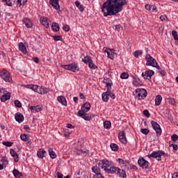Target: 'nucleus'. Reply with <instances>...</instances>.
<instances>
[{"instance_id":"obj_36","label":"nucleus","mask_w":178,"mask_h":178,"mask_svg":"<svg viewBox=\"0 0 178 178\" xmlns=\"http://www.w3.org/2000/svg\"><path fill=\"white\" fill-rule=\"evenodd\" d=\"M111 126H112V123L111 122V121H105L104 122V129H111Z\"/></svg>"},{"instance_id":"obj_44","label":"nucleus","mask_w":178,"mask_h":178,"mask_svg":"<svg viewBox=\"0 0 178 178\" xmlns=\"http://www.w3.org/2000/svg\"><path fill=\"white\" fill-rule=\"evenodd\" d=\"M140 133H142L143 134H145V136H147L149 133V129H148L147 128L141 129H140Z\"/></svg>"},{"instance_id":"obj_25","label":"nucleus","mask_w":178,"mask_h":178,"mask_svg":"<svg viewBox=\"0 0 178 178\" xmlns=\"http://www.w3.org/2000/svg\"><path fill=\"white\" fill-rule=\"evenodd\" d=\"M30 109L32 113H37V112H41L42 111V108L40 106H32L30 107Z\"/></svg>"},{"instance_id":"obj_53","label":"nucleus","mask_w":178,"mask_h":178,"mask_svg":"<svg viewBox=\"0 0 178 178\" xmlns=\"http://www.w3.org/2000/svg\"><path fill=\"white\" fill-rule=\"evenodd\" d=\"M160 20H161V22H163V20L168 22V16L166 15L160 16Z\"/></svg>"},{"instance_id":"obj_30","label":"nucleus","mask_w":178,"mask_h":178,"mask_svg":"<svg viewBox=\"0 0 178 178\" xmlns=\"http://www.w3.org/2000/svg\"><path fill=\"white\" fill-rule=\"evenodd\" d=\"M51 29L53 31L57 32V31H59V30L60 29V27L59 26V24L56 22H53L51 25Z\"/></svg>"},{"instance_id":"obj_11","label":"nucleus","mask_w":178,"mask_h":178,"mask_svg":"<svg viewBox=\"0 0 178 178\" xmlns=\"http://www.w3.org/2000/svg\"><path fill=\"white\" fill-rule=\"evenodd\" d=\"M104 53L107 54L108 58L110 59H115L116 56V53H115V49H104Z\"/></svg>"},{"instance_id":"obj_17","label":"nucleus","mask_w":178,"mask_h":178,"mask_svg":"<svg viewBox=\"0 0 178 178\" xmlns=\"http://www.w3.org/2000/svg\"><path fill=\"white\" fill-rule=\"evenodd\" d=\"M40 23L46 27V29H48L49 27V19L47 17H40Z\"/></svg>"},{"instance_id":"obj_54","label":"nucleus","mask_w":178,"mask_h":178,"mask_svg":"<svg viewBox=\"0 0 178 178\" xmlns=\"http://www.w3.org/2000/svg\"><path fill=\"white\" fill-rule=\"evenodd\" d=\"M75 152L78 155H81V154H86V151H83L82 149H76V150H75Z\"/></svg>"},{"instance_id":"obj_56","label":"nucleus","mask_w":178,"mask_h":178,"mask_svg":"<svg viewBox=\"0 0 178 178\" xmlns=\"http://www.w3.org/2000/svg\"><path fill=\"white\" fill-rule=\"evenodd\" d=\"M104 83L106 84V88H109V87H112V82H106L105 81H104Z\"/></svg>"},{"instance_id":"obj_49","label":"nucleus","mask_w":178,"mask_h":178,"mask_svg":"<svg viewBox=\"0 0 178 178\" xmlns=\"http://www.w3.org/2000/svg\"><path fill=\"white\" fill-rule=\"evenodd\" d=\"M63 30L64 31H65L66 33H67V31H69V30H70V26H69V25L66 24V25H64L63 26Z\"/></svg>"},{"instance_id":"obj_8","label":"nucleus","mask_w":178,"mask_h":178,"mask_svg":"<svg viewBox=\"0 0 178 178\" xmlns=\"http://www.w3.org/2000/svg\"><path fill=\"white\" fill-rule=\"evenodd\" d=\"M146 59V66H155V63H156V60L155 58H152L151 55L147 54L145 56Z\"/></svg>"},{"instance_id":"obj_21","label":"nucleus","mask_w":178,"mask_h":178,"mask_svg":"<svg viewBox=\"0 0 178 178\" xmlns=\"http://www.w3.org/2000/svg\"><path fill=\"white\" fill-rule=\"evenodd\" d=\"M10 154L11 156L14 158L15 162H19V155H17V153L16 152V151H15V149H11L10 150Z\"/></svg>"},{"instance_id":"obj_51","label":"nucleus","mask_w":178,"mask_h":178,"mask_svg":"<svg viewBox=\"0 0 178 178\" xmlns=\"http://www.w3.org/2000/svg\"><path fill=\"white\" fill-rule=\"evenodd\" d=\"M143 115L146 118H149V116H151V114H149V111H148V110L143 111Z\"/></svg>"},{"instance_id":"obj_48","label":"nucleus","mask_w":178,"mask_h":178,"mask_svg":"<svg viewBox=\"0 0 178 178\" xmlns=\"http://www.w3.org/2000/svg\"><path fill=\"white\" fill-rule=\"evenodd\" d=\"M3 145H6V147H12V145H13V143L9 141L3 142Z\"/></svg>"},{"instance_id":"obj_52","label":"nucleus","mask_w":178,"mask_h":178,"mask_svg":"<svg viewBox=\"0 0 178 178\" xmlns=\"http://www.w3.org/2000/svg\"><path fill=\"white\" fill-rule=\"evenodd\" d=\"M171 140H172V141H177L178 140V136H177V134H173L171 136Z\"/></svg>"},{"instance_id":"obj_7","label":"nucleus","mask_w":178,"mask_h":178,"mask_svg":"<svg viewBox=\"0 0 178 178\" xmlns=\"http://www.w3.org/2000/svg\"><path fill=\"white\" fill-rule=\"evenodd\" d=\"M154 74L155 72H154V70H149L142 73V77H143V79L149 80V81H151V77H152V76H154Z\"/></svg>"},{"instance_id":"obj_58","label":"nucleus","mask_w":178,"mask_h":178,"mask_svg":"<svg viewBox=\"0 0 178 178\" xmlns=\"http://www.w3.org/2000/svg\"><path fill=\"white\" fill-rule=\"evenodd\" d=\"M115 30H117V31H120V29H122V25L120 24H117V25H115Z\"/></svg>"},{"instance_id":"obj_42","label":"nucleus","mask_w":178,"mask_h":178,"mask_svg":"<svg viewBox=\"0 0 178 178\" xmlns=\"http://www.w3.org/2000/svg\"><path fill=\"white\" fill-rule=\"evenodd\" d=\"M1 162L3 163V165H8L9 163V161L6 156L1 157Z\"/></svg>"},{"instance_id":"obj_45","label":"nucleus","mask_w":178,"mask_h":178,"mask_svg":"<svg viewBox=\"0 0 178 178\" xmlns=\"http://www.w3.org/2000/svg\"><path fill=\"white\" fill-rule=\"evenodd\" d=\"M14 104L17 108H22V102H20V101L15 100Z\"/></svg>"},{"instance_id":"obj_16","label":"nucleus","mask_w":178,"mask_h":178,"mask_svg":"<svg viewBox=\"0 0 178 178\" xmlns=\"http://www.w3.org/2000/svg\"><path fill=\"white\" fill-rule=\"evenodd\" d=\"M49 3L54 7V9H56V10H60L59 0H49Z\"/></svg>"},{"instance_id":"obj_26","label":"nucleus","mask_w":178,"mask_h":178,"mask_svg":"<svg viewBox=\"0 0 178 178\" xmlns=\"http://www.w3.org/2000/svg\"><path fill=\"white\" fill-rule=\"evenodd\" d=\"M19 49L22 52V54H27V49L23 42H19L18 44Z\"/></svg>"},{"instance_id":"obj_22","label":"nucleus","mask_w":178,"mask_h":178,"mask_svg":"<svg viewBox=\"0 0 178 178\" xmlns=\"http://www.w3.org/2000/svg\"><path fill=\"white\" fill-rule=\"evenodd\" d=\"M45 154H47V152H45V149H40L37 152V156H38V158H39L40 159H42V158H44V156H45Z\"/></svg>"},{"instance_id":"obj_41","label":"nucleus","mask_w":178,"mask_h":178,"mask_svg":"<svg viewBox=\"0 0 178 178\" xmlns=\"http://www.w3.org/2000/svg\"><path fill=\"white\" fill-rule=\"evenodd\" d=\"M167 100L170 105H176V100L175 99L169 97L167 99Z\"/></svg>"},{"instance_id":"obj_2","label":"nucleus","mask_w":178,"mask_h":178,"mask_svg":"<svg viewBox=\"0 0 178 178\" xmlns=\"http://www.w3.org/2000/svg\"><path fill=\"white\" fill-rule=\"evenodd\" d=\"M98 165L102 168V169H104V172L110 173L111 175H113V171L115 170V166L112 165V162L108 160H102Z\"/></svg>"},{"instance_id":"obj_61","label":"nucleus","mask_w":178,"mask_h":178,"mask_svg":"<svg viewBox=\"0 0 178 178\" xmlns=\"http://www.w3.org/2000/svg\"><path fill=\"white\" fill-rule=\"evenodd\" d=\"M33 62H35V63H38V62H40V59L38 58V57H33Z\"/></svg>"},{"instance_id":"obj_19","label":"nucleus","mask_w":178,"mask_h":178,"mask_svg":"<svg viewBox=\"0 0 178 178\" xmlns=\"http://www.w3.org/2000/svg\"><path fill=\"white\" fill-rule=\"evenodd\" d=\"M15 118L16 122H18V123H22L24 120V116H23V114L20 113H15Z\"/></svg>"},{"instance_id":"obj_47","label":"nucleus","mask_w":178,"mask_h":178,"mask_svg":"<svg viewBox=\"0 0 178 178\" xmlns=\"http://www.w3.org/2000/svg\"><path fill=\"white\" fill-rule=\"evenodd\" d=\"M20 138L21 140H22V141H27V134H22L20 136Z\"/></svg>"},{"instance_id":"obj_14","label":"nucleus","mask_w":178,"mask_h":178,"mask_svg":"<svg viewBox=\"0 0 178 178\" xmlns=\"http://www.w3.org/2000/svg\"><path fill=\"white\" fill-rule=\"evenodd\" d=\"M86 111H78V116L84 119V120H91V115L88 113H86Z\"/></svg>"},{"instance_id":"obj_4","label":"nucleus","mask_w":178,"mask_h":178,"mask_svg":"<svg viewBox=\"0 0 178 178\" xmlns=\"http://www.w3.org/2000/svg\"><path fill=\"white\" fill-rule=\"evenodd\" d=\"M82 62L83 63H86V65H88L90 69H92L93 70H95V69H98V67L94 64L92 62V59L91 58V56H86L84 57V58L82 59Z\"/></svg>"},{"instance_id":"obj_24","label":"nucleus","mask_w":178,"mask_h":178,"mask_svg":"<svg viewBox=\"0 0 178 178\" xmlns=\"http://www.w3.org/2000/svg\"><path fill=\"white\" fill-rule=\"evenodd\" d=\"M10 95H11L10 92H7L3 95L1 97V102H6L8 99H10Z\"/></svg>"},{"instance_id":"obj_18","label":"nucleus","mask_w":178,"mask_h":178,"mask_svg":"<svg viewBox=\"0 0 178 178\" xmlns=\"http://www.w3.org/2000/svg\"><path fill=\"white\" fill-rule=\"evenodd\" d=\"M145 8L146 10H149L150 12H155V13L158 12V8L155 5L146 4L145 6Z\"/></svg>"},{"instance_id":"obj_37","label":"nucleus","mask_w":178,"mask_h":178,"mask_svg":"<svg viewBox=\"0 0 178 178\" xmlns=\"http://www.w3.org/2000/svg\"><path fill=\"white\" fill-rule=\"evenodd\" d=\"M49 154L51 159H55V158H56V154H55V152H54L51 148L49 149Z\"/></svg>"},{"instance_id":"obj_43","label":"nucleus","mask_w":178,"mask_h":178,"mask_svg":"<svg viewBox=\"0 0 178 178\" xmlns=\"http://www.w3.org/2000/svg\"><path fill=\"white\" fill-rule=\"evenodd\" d=\"M121 79H129V73L127 72H122L120 75Z\"/></svg>"},{"instance_id":"obj_33","label":"nucleus","mask_w":178,"mask_h":178,"mask_svg":"<svg viewBox=\"0 0 178 178\" xmlns=\"http://www.w3.org/2000/svg\"><path fill=\"white\" fill-rule=\"evenodd\" d=\"M74 4L76 5V8H78L80 12H84V6L80 3V1H76Z\"/></svg>"},{"instance_id":"obj_46","label":"nucleus","mask_w":178,"mask_h":178,"mask_svg":"<svg viewBox=\"0 0 178 178\" xmlns=\"http://www.w3.org/2000/svg\"><path fill=\"white\" fill-rule=\"evenodd\" d=\"M53 38H54V41H62L61 35H53Z\"/></svg>"},{"instance_id":"obj_38","label":"nucleus","mask_w":178,"mask_h":178,"mask_svg":"<svg viewBox=\"0 0 178 178\" xmlns=\"http://www.w3.org/2000/svg\"><path fill=\"white\" fill-rule=\"evenodd\" d=\"M110 147H111L112 151L116 152V151H118L119 149V146H118V145L115 144V143H111L110 145Z\"/></svg>"},{"instance_id":"obj_20","label":"nucleus","mask_w":178,"mask_h":178,"mask_svg":"<svg viewBox=\"0 0 178 178\" xmlns=\"http://www.w3.org/2000/svg\"><path fill=\"white\" fill-rule=\"evenodd\" d=\"M91 108V104H90V103L86 102L85 104H83V106H81V112H88V111H90V109Z\"/></svg>"},{"instance_id":"obj_27","label":"nucleus","mask_w":178,"mask_h":178,"mask_svg":"<svg viewBox=\"0 0 178 178\" xmlns=\"http://www.w3.org/2000/svg\"><path fill=\"white\" fill-rule=\"evenodd\" d=\"M49 90L44 86H41L39 88V90H38V93L44 95V94H47L49 92Z\"/></svg>"},{"instance_id":"obj_40","label":"nucleus","mask_w":178,"mask_h":178,"mask_svg":"<svg viewBox=\"0 0 178 178\" xmlns=\"http://www.w3.org/2000/svg\"><path fill=\"white\" fill-rule=\"evenodd\" d=\"M117 161H118V163H121L122 165H125V166L129 165V162L124 161V160H123L122 159H118Z\"/></svg>"},{"instance_id":"obj_50","label":"nucleus","mask_w":178,"mask_h":178,"mask_svg":"<svg viewBox=\"0 0 178 178\" xmlns=\"http://www.w3.org/2000/svg\"><path fill=\"white\" fill-rule=\"evenodd\" d=\"M172 34L174 37V40H178V35H177V32L176 31H172Z\"/></svg>"},{"instance_id":"obj_9","label":"nucleus","mask_w":178,"mask_h":178,"mask_svg":"<svg viewBox=\"0 0 178 178\" xmlns=\"http://www.w3.org/2000/svg\"><path fill=\"white\" fill-rule=\"evenodd\" d=\"M138 163L140 168L143 169H148V166H149V162H148L145 159L141 158L138 161Z\"/></svg>"},{"instance_id":"obj_13","label":"nucleus","mask_w":178,"mask_h":178,"mask_svg":"<svg viewBox=\"0 0 178 178\" xmlns=\"http://www.w3.org/2000/svg\"><path fill=\"white\" fill-rule=\"evenodd\" d=\"M118 138L122 144H127V138H126V132L122 131L118 134Z\"/></svg>"},{"instance_id":"obj_62","label":"nucleus","mask_w":178,"mask_h":178,"mask_svg":"<svg viewBox=\"0 0 178 178\" xmlns=\"http://www.w3.org/2000/svg\"><path fill=\"white\" fill-rule=\"evenodd\" d=\"M56 175L58 178H63V175L59 172L56 173Z\"/></svg>"},{"instance_id":"obj_1","label":"nucleus","mask_w":178,"mask_h":178,"mask_svg":"<svg viewBox=\"0 0 178 178\" xmlns=\"http://www.w3.org/2000/svg\"><path fill=\"white\" fill-rule=\"evenodd\" d=\"M126 5V0H106L102 6L104 16H116L119 12L123 10V6Z\"/></svg>"},{"instance_id":"obj_31","label":"nucleus","mask_w":178,"mask_h":178,"mask_svg":"<svg viewBox=\"0 0 178 178\" xmlns=\"http://www.w3.org/2000/svg\"><path fill=\"white\" fill-rule=\"evenodd\" d=\"M161 102H162V96L161 95H159L156 96L155 105L156 106H159V105H161Z\"/></svg>"},{"instance_id":"obj_59","label":"nucleus","mask_w":178,"mask_h":178,"mask_svg":"<svg viewBox=\"0 0 178 178\" xmlns=\"http://www.w3.org/2000/svg\"><path fill=\"white\" fill-rule=\"evenodd\" d=\"M159 73H160V74H161V76H166V72L163 70H160L159 71Z\"/></svg>"},{"instance_id":"obj_5","label":"nucleus","mask_w":178,"mask_h":178,"mask_svg":"<svg viewBox=\"0 0 178 178\" xmlns=\"http://www.w3.org/2000/svg\"><path fill=\"white\" fill-rule=\"evenodd\" d=\"M134 95H136L138 99H144V98H147V90L144 88H137Z\"/></svg>"},{"instance_id":"obj_34","label":"nucleus","mask_w":178,"mask_h":178,"mask_svg":"<svg viewBox=\"0 0 178 178\" xmlns=\"http://www.w3.org/2000/svg\"><path fill=\"white\" fill-rule=\"evenodd\" d=\"M27 87L33 90V91H35V92H37L40 86H38V85H27Z\"/></svg>"},{"instance_id":"obj_57","label":"nucleus","mask_w":178,"mask_h":178,"mask_svg":"<svg viewBox=\"0 0 178 178\" xmlns=\"http://www.w3.org/2000/svg\"><path fill=\"white\" fill-rule=\"evenodd\" d=\"M170 147H172L174 151H177V149H178V146H177V145H176V144H171V145H170Z\"/></svg>"},{"instance_id":"obj_32","label":"nucleus","mask_w":178,"mask_h":178,"mask_svg":"<svg viewBox=\"0 0 178 178\" xmlns=\"http://www.w3.org/2000/svg\"><path fill=\"white\" fill-rule=\"evenodd\" d=\"M13 174L14 175V177L15 178H20L22 177V176H23V175L22 174V172H19V170L14 169L13 170Z\"/></svg>"},{"instance_id":"obj_55","label":"nucleus","mask_w":178,"mask_h":178,"mask_svg":"<svg viewBox=\"0 0 178 178\" xmlns=\"http://www.w3.org/2000/svg\"><path fill=\"white\" fill-rule=\"evenodd\" d=\"M112 87H108L107 88V91L105 92L104 93H107L108 95H112Z\"/></svg>"},{"instance_id":"obj_64","label":"nucleus","mask_w":178,"mask_h":178,"mask_svg":"<svg viewBox=\"0 0 178 178\" xmlns=\"http://www.w3.org/2000/svg\"><path fill=\"white\" fill-rule=\"evenodd\" d=\"M172 178H178V172H175L173 174Z\"/></svg>"},{"instance_id":"obj_23","label":"nucleus","mask_w":178,"mask_h":178,"mask_svg":"<svg viewBox=\"0 0 178 178\" xmlns=\"http://www.w3.org/2000/svg\"><path fill=\"white\" fill-rule=\"evenodd\" d=\"M57 101L60 102L62 105H64V106H67V102L66 101V98L63 96H58L57 97Z\"/></svg>"},{"instance_id":"obj_39","label":"nucleus","mask_w":178,"mask_h":178,"mask_svg":"<svg viewBox=\"0 0 178 178\" xmlns=\"http://www.w3.org/2000/svg\"><path fill=\"white\" fill-rule=\"evenodd\" d=\"M140 55H143V51L136 50V51L134 52V56H135V58H138Z\"/></svg>"},{"instance_id":"obj_15","label":"nucleus","mask_w":178,"mask_h":178,"mask_svg":"<svg viewBox=\"0 0 178 178\" xmlns=\"http://www.w3.org/2000/svg\"><path fill=\"white\" fill-rule=\"evenodd\" d=\"M1 79L6 81L7 83H10L12 81V76H10V73L5 71L1 75Z\"/></svg>"},{"instance_id":"obj_35","label":"nucleus","mask_w":178,"mask_h":178,"mask_svg":"<svg viewBox=\"0 0 178 178\" xmlns=\"http://www.w3.org/2000/svg\"><path fill=\"white\" fill-rule=\"evenodd\" d=\"M109 95H108V93H105V92L102 93V98L104 102H108V101H109Z\"/></svg>"},{"instance_id":"obj_3","label":"nucleus","mask_w":178,"mask_h":178,"mask_svg":"<svg viewBox=\"0 0 178 178\" xmlns=\"http://www.w3.org/2000/svg\"><path fill=\"white\" fill-rule=\"evenodd\" d=\"M162 156H169V154L165 153V152L162 151V150H158L156 151H154L152 152V154H148L147 157L149 158V159H151V158H154L155 159H156V161H162Z\"/></svg>"},{"instance_id":"obj_12","label":"nucleus","mask_w":178,"mask_h":178,"mask_svg":"<svg viewBox=\"0 0 178 178\" xmlns=\"http://www.w3.org/2000/svg\"><path fill=\"white\" fill-rule=\"evenodd\" d=\"M113 173H115L116 175H119L120 177L126 178L127 176L126 175V171L124 170H122L118 167H115Z\"/></svg>"},{"instance_id":"obj_10","label":"nucleus","mask_w":178,"mask_h":178,"mask_svg":"<svg viewBox=\"0 0 178 178\" xmlns=\"http://www.w3.org/2000/svg\"><path fill=\"white\" fill-rule=\"evenodd\" d=\"M64 67H67L68 70H71V72H79L80 68H79V66H77V64L76 63H72L71 64L64 65Z\"/></svg>"},{"instance_id":"obj_28","label":"nucleus","mask_w":178,"mask_h":178,"mask_svg":"<svg viewBox=\"0 0 178 178\" xmlns=\"http://www.w3.org/2000/svg\"><path fill=\"white\" fill-rule=\"evenodd\" d=\"M92 172L95 174V175L101 176V169L97 165L92 167Z\"/></svg>"},{"instance_id":"obj_6","label":"nucleus","mask_w":178,"mask_h":178,"mask_svg":"<svg viewBox=\"0 0 178 178\" xmlns=\"http://www.w3.org/2000/svg\"><path fill=\"white\" fill-rule=\"evenodd\" d=\"M150 124L152 129L156 131V137H161V134H162V128H161V125L154 120H152Z\"/></svg>"},{"instance_id":"obj_60","label":"nucleus","mask_w":178,"mask_h":178,"mask_svg":"<svg viewBox=\"0 0 178 178\" xmlns=\"http://www.w3.org/2000/svg\"><path fill=\"white\" fill-rule=\"evenodd\" d=\"M0 94H8L7 91L5 90V88H0Z\"/></svg>"},{"instance_id":"obj_63","label":"nucleus","mask_w":178,"mask_h":178,"mask_svg":"<svg viewBox=\"0 0 178 178\" xmlns=\"http://www.w3.org/2000/svg\"><path fill=\"white\" fill-rule=\"evenodd\" d=\"M6 4L7 5V6H12L13 5L12 2H10V1L9 0L6 1Z\"/></svg>"},{"instance_id":"obj_29","label":"nucleus","mask_w":178,"mask_h":178,"mask_svg":"<svg viewBox=\"0 0 178 178\" xmlns=\"http://www.w3.org/2000/svg\"><path fill=\"white\" fill-rule=\"evenodd\" d=\"M23 23H24V24H25L26 27H27V29H30L33 26L31 21H30V19L28 18H24Z\"/></svg>"}]
</instances>
